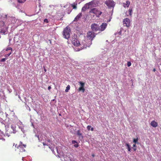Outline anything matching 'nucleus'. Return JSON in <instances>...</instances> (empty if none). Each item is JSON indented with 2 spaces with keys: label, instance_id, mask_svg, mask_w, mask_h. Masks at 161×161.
<instances>
[{
  "label": "nucleus",
  "instance_id": "1",
  "mask_svg": "<svg viewBox=\"0 0 161 161\" xmlns=\"http://www.w3.org/2000/svg\"><path fill=\"white\" fill-rule=\"evenodd\" d=\"M96 35V34L94 32L91 31H88L86 37L89 41L87 43H86V41L84 40L82 42L83 47L82 49L84 48H86L87 47H90L92 44V41L95 37Z\"/></svg>",
  "mask_w": 161,
  "mask_h": 161
},
{
  "label": "nucleus",
  "instance_id": "2",
  "mask_svg": "<svg viewBox=\"0 0 161 161\" xmlns=\"http://www.w3.org/2000/svg\"><path fill=\"white\" fill-rule=\"evenodd\" d=\"M71 31L69 27H66L64 30L63 35L64 38L68 39L70 37Z\"/></svg>",
  "mask_w": 161,
  "mask_h": 161
},
{
  "label": "nucleus",
  "instance_id": "3",
  "mask_svg": "<svg viewBox=\"0 0 161 161\" xmlns=\"http://www.w3.org/2000/svg\"><path fill=\"white\" fill-rule=\"evenodd\" d=\"M15 147L19 152H23L25 151V148L26 147V145L23 144L22 142H20L19 145L16 144L15 145Z\"/></svg>",
  "mask_w": 161,
  "mask_h": 161
},
{
  "label": "nucleus",
  "instance_id": "4",
  "mask_svg": "<svg viewBox=\"0 0 161 161\" xmlns=\"http://www.w3.org/2000/svg\"><path fill=\"white\" fill-rule=\"evenodd\" d=\"M104 3L110 8L114 7L115 5V3L113 0H107Z\"/></svg>",
  "mask_w": 161,
  "mask_h": 161
},
{
  "label": "nucleus",
  "instance_id": "5",
  "mask_svg": "<svg viewBox=\"0 0 161 161\" xmlns=\"http://www.w3.org/2000/svg\"><path fill=\"white\" fill-rule=\"evenodd\" d=\"M90 12L95 14L97 17H99L102 14L101 12L95 8L92 9Z\"/></svg>",
  "mask_w": 161,
  "mask_h": 161
},
{
  "label": "nucleus",
  "instance_id": "6",
  "mask_svg": "<svg viewBox=\"0 0 161 161\" xmlns=\"http://www.w3.org/2000/svg\"><path fill=\"white\" fill-rule=\"evenodd\" d=\"M91 28L93 31H99V26L96 24H92L91 25Z\"/></svg>",
  "mask_w": 161,
  "mask_h": 161
},
{
  "label": "nucleus",
  "instance_id": "7",
  "mask_svg": "<svg viewBox=\"0 0 161 161\" xmlns=\"http://www.w3.org/2000/svg\"><path fill=\"white\" fill-rule=\"evenodd\" d=\"M72 43L75 46H78L80 45L81 46L83 45L82 42L80 44L79 41L76 39L72 38L71 40Z\"/></svg>",
  "mask_w": 161,
  "mask_h": 161
},
{
  "label": "nucleus",
  "instance_id": "8",
  "mask_svg": "<svg viewBox=\"0 0 161 161\" xmlns=\"http://www.w3.org/2000/svg\"><path fill=\"white\" fill-rule=\"evenodd\" d=\"M123 24L127 27H128L130 26V21L129 19L126 18L124 19L123 21Z\"/></svg>",
  "mask_w": 161,
  "mask_h": 161
},
{
  "label": "nucleus",
  "instance_id": "9",
  "mask_svg": "<svg viewBox=\"0 0 161 161\" xmlns=\"http://www.w3.org/2000/svg\"><path fill=\"white\" fill-rule=\"evenodd\" d=\"M107 25V24L106 23H103L102 25L99 27V31H103L105 30Z\"/></svg>",
  "mask_w": 161,
  "mask_h": 161
},
{
  "label": "nucleus",
  "instance_id": "10",
  "mask_svg": "<svg viewBox=\"0 0 161 161\" xmlns=\"http://www.w3.org/2000/svg\"><path fill=\"white\" fill-rule=\"evenodd\" d=\"M151 125L153 127H156L158 125L157 122H156L155 120H153L150 123Z\"/></svg>",
  "mask_w": 161,
  "mask_h": 161
},
{
  "label": "nucleus",
  "instance_id": "11",
  "mask_svg": "<svg viewBox=\"0 0 161 161\" xmlns=\"http://www.w3.org/2000/svg\"><path fill=\"white\" fill-rule=\"evenodd\" d=\"M82 14L79 13L75 18L74 21H77L82 16Z\"/></svg>",
  "mask_w": 161,
  "mask_h": 161
},
{
  "label": "nucleus",
  "instance_id": "12",
  "mask_svg": "<svg viewBox=\"0 0 161 161\" xmlns=\"http://www.w3.org/2000/svg\"><path fill=\"white\" fill-rule=\"evenodd\" d=\"M125 146L127 147V148L128 149V151L129 152L130 151L131 149L130 147V146L129 144L126 143L125 144Z\"/></svg>",
  "mask_w": 161,
  "mask_h": 161
},
{
  "label": "nucleus",
  "instance_id": "13",
  "mask_svg": "<svg viewBox=\"0 0 161 161\" xmlns=\"http://www.w3.org/2000/svg\"><path fill=\"white\" fill-rule=\"evenodd\" d=\"M130 4V2L129 1H127L126 2V4H125V3H123V6L124 7H125V5H126L127 7H128L129 6V5Z\"/></svg>",
  "mask_w": 161,
  "mask_h": 161
},
{
  "label": "nucleus",
  "instance_id": "14",
  "mask_svg": "<svg viewBox=\"0 0 161 161\" xmlns=\"http://www.w3.org/2000/svg\"><path fill=\"white\" fill-rule=\"evenodd\" d=\"M79 91H82L83 92H84L85 91V89L84 87H80L78 89Z\"/></svg>",
  "mask_w": 161,
  "mask_h": 161
},
{
  "label": "nucleus",
  "instance_id": "15",
  "mask_svg": "<svg viewBox=\"0 0 161 161\" xmlns=\"http://www.w3.org/2000/svg\"><path fill=\"white\" fill-rule=\"evenodd\" d=\"M76 133H77V135H78L79 137H80V136H82V134L81 133H80V130H78L77 131Z\"/></svg>",
  "mask_w": 161,
  "mask_h": 161
},
{
  "label": "nucleus",
  "instance_id": "16",
  "mask_svg": "<svg viewBox=\"0 0 161 161\" xmlns=\"http://www.w3.org/2000/svg\"><path fill=\"white\" fill-rule=\"evenodd\" d=\"M70 89V86L69 85H68L66 87V89L65 90V92H68L69 90Z\"/></svg>",
  "mask_w": 161,
  "mask_h": 161
},
{
  "label": "nucleus",
  "instance_id": "17",
  "mask_svg": "<svg viewBox=\"0 0 161 161\" xmlns=\"http://www.w3.org/2000/svg\"><path fill=\"white\" fill-rule=\"evenodd\" d=\"M79 83L80 84V87H84L85 83L81 81H79Z\"/></svg>",
  "mask_w": 161,
  "mask_h": 161
},
{
  "label": "nucleus",
  "instance_id": "18",
  "mask_svg": "<svg viewBox=\"0 0 161 161\" xmlns=\"http://www.w3.org/2000/svg\"><path fill=\"white\" fill-rule=\"evenodd\" d=\"M138 138H137L136 139H134L133 141V142L134 143H135V144L136 143H137V142H138Z\"/></svg>",
  "mask_w": 161,
  "mask_h": 161
},
{
  "label": "nucleus",
  "instance_id": "19",
  "mask_svg": "<svg viewBox=\"0 0 161 161\" xmlns=\"http://www.w3.org/2000/svg\"><path fill=\"white\" fill-rule=\"evenodd\" d=\"M6 31H7L5 30H2L0 31V32L3 34H5Z\"/></svg>",
  "mask_w": 161,
  "mask_h": 161
},
{
  "label": "nucleus",
  "instance_id": "20",
  "mask_svg": "<svg viewBox=\"0 0 161 161\" xmlns=\"http://www.w3.org/2000/svg\"><path fill=\"white\" fill-rule=\"evenodd\" d=\"M129 12V15L131 16L132 15V9H129L128 10Z\"/></svg>",
  "mask_w": 161,
  "mask_h": 161
},
{
  "label": "nucleus",
  "instance_id": "21",
  "mask_svg": "<svg viewBox=\"0 0 161 161\" xmlns=\"http://www.w3.org/2000/svg\"><path fill=\"white\" fill-rule=\"evenodd\" d=\"M133 149L134 151H136V144H133Z\"/></svg>",
  "mask_w": 161,
  "mask_h": 161
},
{
  "label": "nucleus",
  "instance_id": "22",
  "mask_svg": "<svg viewBox=\"0 0 161 161\" xmlns=\"http://www.w3.org/2000/svg\"><path fill=\"white\" fill-rule=\"evenodd\" d=\"M8 50H11V52H12V48L11 47H9L7 48L6 49V51H8Z\"/></svg>",
  "mask_w": 161,
  "mask_h": 161
},
{
  "label": "nucleus",
  "instance_id": "23",
  "mask_svg": "<svg viewBox=\"0 0 161 161\" xmlns=\"http://www.w3.org/2000/svg\"><path fill=\"white\" fill-rule=\"evenodd\" d=\"M43 145H44V146H45V145H46V146H48V147H49V148H50V147H49V145H50V144H47V143H46V142H43Z\"/></svg>",
  "mask_w": 161,
  "mask_h": 161
},
{
  "label": "nucleus",
  "instance_id": "24",
  "mask_svg": "<svg viewBox=\"0 0 161 161\" xmlns=\"http://www.w3.org/2000/svg\"><path fill=\"white\" fill-rule=\"evenodd\" d=\"M26 0H18V2L19 3H23L26 1Z\"/></svg>",
  "mask_w": 161,
  "mask_h": 161
},
{
  "label": "nucleus",
  "instance_id": "25",
  "mask_svg": "<svg viewBox=\"0 0 161 161\" xmlns=\"http://www.w3.org/2000/svg\"><path fill=\"white\" fill-rule=\"evenodd\" d=\"M131 64L130 62H128L127 63V65L128 67H130L131 65Z\"/></svg>",
  "mask_w": 161,
  "mask_h": 161
},
{
  "label": "nucleus",
  "instance_id": "26",
  "mask_svg": "<svg viewBox=\"0 0 161 161\" xmlns=\"http://www.w3.org/2000/svg\"><path fill=\"white\" fill-rule=\"evenodd\" d=\"M11 52H10L9 53L5 54V57H8L11 54Z\"/></svg>",
  "mask_w": 161,
  "mask_h": 161
},
{
  "label": "nucleus",
  "instance_id": "27",
  "mask_svg": "<svg viewBox=\"0 0 161 161\" xmlns=\"http://www.w3.org/2000/svg\"><path fill=\"white\" fill-rule=\"evenodd\" d=\"M6 60V58H3L0 61H1V62H4Z\"/></svg>",
  "mask_w": 161,
  "mask_h": 161
},
{
  "label": "nucleus",
  "instance_id": "28",
  "mask_svg": "<svg viewBox=\"0 0 161 161\" xmlns=\"http://www.w3.org/2000/svg\"><path fill=\"white\" fill-rule=\"evenodd\" d=\"M91 127V126L90 125H88L87 127V129L89 130H90V128Z\"/></svg>",
  "mask_w": 161,
  "mask_h": 161
},
{
  "label": "nucleus",
  "instance_id": "29",
  "mask_svg": "<svg viewBox=\"0 0 161 161\" xmlns=\"http://www.w3.org/2000/svg\"><path fill=\"white\" fill-rule=\"evenodd\" d=\"M44 22L45 23H47L48 22V20L47 19H45L44 20Z\"/></svg>",
  "mask_w": 161,
  "mask_h": 161
},
{
  "label": "nucleus",
  "instance_id": "30",
  "mask_svg": "<svg viewBox=\"0 0 161 161\" xmlns=\"http://www.w3.org/2000/svg\"><path fill=\"white\" fill-rule=\"evenodd\" d=\"M72 7L74 9H76L77 8L76 5H72Z\"/></svg>",
  "mask_w": 161,
  "mask_h": 161
},
{
  "label": "nucleus",
  "instance_id": "31",
  "mask_svg": "<svg viewBox=\"0 0 161 161\" xmlns=\"http://www.w3.org/2000/svg\"><path fill=\"white\" fill-rule=\"evenodd\" d=\"M72 143L73 144H75V143H77V142L73 140V141H72Z\"/></svg>",
  "mask_w": 161,
  "mask_h": 161
},
{
  "label": "nucleus",
  "instance_id": "32",
  "mask_svg": "<svg viewBox=\"0 0 161 161\" xmlns=\"http://www.w3.org/2000/svg\"><path fill=\"white\" fill-rule=\"evenodd\" d=\"M79 146V145L78 144H75L74 145V147H77Z\"/></svg>",
  "mask_w": 161,
  "mask_h": 161
},
{
  "label": "nucleus",
  "instance_id": "33",
  "mask_svg": "<svg viewBox=\"0 0 161 161\" xmlns=\"http://www.w3.org/2000/svg\"><path fill=\"white\" fill-rule=\"evenodd\" d=\"M51 88V87L50 86H49L48 88V90H50Z\"/></svg>",
  "mask_w": 161,
  "mask_h": 161
},
{
  "label": "nucleus",
  "instance_id": "34",
  "mask_svg": "<svg viewBox=\"0 0 161 161\" xmlns=\"http://www.w3.org/2000/svg\"><path fill=\"white\" fill-rule=\"evenodd\" d=\"M158 60H159V61L161 62L160 65H161V58L159 59Z\"/></svg>",
  "mask_w": 161,
  "mask_h": 161
},
{
  "label": "nucleus",
  "instance_id": "35",
  "mask_svg": "<svg viewBox=\"0 0 161 161\" xmlns=\"http://www.w3.org/2000/svg\"><path fill=\"white\" fill-rule=\"evenodd\" d=\"M94 130V128L93 127L91 128V131H93Z\"/></svg>",
  "mask_w": 161,
  "mask_h": 161
},
{
  "label": "nucleus",
  "instance_id": "36",
  "mask_svg": "<svg viewBox=\"0 0 161 161\" xmlns=\"http://www.w3.org/2000/svg\"><path fill=\"white\" fill-rule=\"evenodd\" d=\"M156 71V69L155 68L153 69V71L155 72Z\"/></svg>",
  "mask_w": 161,
  "mask_h": 161
},
{
  "label": "nucleus",
  "instance_id": "37",
  "mask_svg": "<svg viewBox=\"0 0 161 161\" xmlns=\"http://www.w3.org/2000/svg\"><path fill=\"white\" fill-rule=\"evenodd\" d=\"M37 137H38V140H39V136L38 135V136H37Z\"/></svg>",
  "mask_w": 161,
  "mask_h": 161
},
{
  "label": "nucleus",
  "instance_id": "38",
  "mask_svg": "<svg viewBox=\"0 0 161 161\" xmlns=\"http://www.w3.org/2000/svg\"><path fill=\"white\" fill-rule=\"evenodd\" d=\"M44 71H45V72H46V70H46V69L45 68H44Z\"/></svg>",
  "mask_w": 161,
  "mask_h": 161
},
{
  "label": "nucleus",
  "instance_id": "39",
  "mask_svg": "<svg viewBox=\"0 0 161 161\" xmlns=\"http://www.w3.org/2000/svg\"><path fill=\"white\" fill-rule=\"evenodd\" d=\"M92 155L93 157H94L95 156V155L94 154H92Z\"/></svg>",
  "mask_w": 161,
  "mask_h": 161
},
{
  "label": "nucleus",
  "instance_id": "40",
  "mask_svg": "<svg viewBox=\"0 0 161 161\" xmlns=\"http://www.w3.org/2000/svg\"><path fill=\"white\" fill-rule=\"evenodd\" d=\"M85 8L84 7H83L82 8V10H83L84 9V8Z\"/></svg>",
  "mask_w": 161,
  "mask_h": 161
},
{
  "label": "nucleus",
  "instance_id": "41",
  "mask_svg": "<svg viewBox=\"0 0 161 161\" xmlns=\"http://www.w3.org/2000/svg\"><path fill=\"white\" fill-rule=\"evenodd\" d=\"M48 142H50V140H48Z\"/></svg>",
  "mask_w": 161,
  "mask_h": 161
},
{
  "label": "nucleus",
  "instance_id": "42",
  "mask_svg": "<svg viewBox=\"0 0 161 161\" xmlns=\"http://www.w3.org/2000/svg\"><path fill=\"white\" fill-rule=\"evenodd\" d=\"M11 127L12 128H13V126L11 125Z\"/></svg>",
  "mask_w": 161,
  "mask_h": 161
},
{
  "label": "nucleus",
  "instance_id": "43",
  "mask_svg": "<svg viewBox=\"0 0 161 161\" xmlns=\"http://www.w3.org/2000/svg\"><path fill=\"white\" fill-rule=\"evenodd\" d=\"M80 50V49H78L77 50H76V51H79Z\"/></svg>",
  "mask_w": 161,
  "mask_h": 161
}]
</instances>
